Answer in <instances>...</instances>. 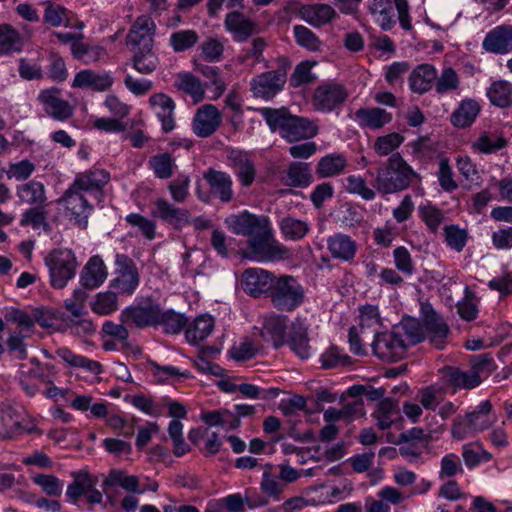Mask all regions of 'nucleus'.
<instances>
[{
  "label": "nucleus",
  "instance_id": "f257e3e1",
  "mask_svg": "<svg viewBox=\"0 0 512 512\" xmlns=\"http://www.w3.org/2000/svg\"><path fill=\"white\" fill-rule=\"evenodd\" d=\"M110 179V173L107 170L95 166L77 173L72 184L58 199V203L63 204L65 214L75 224L85 228L94 208L86 194L93 195L100 201L103 188L109 183Z\"/></svg>",
  "mask_w": 512,
  "mask_h": 512
},
{
  "label": "nucleus",
  "instance_id": "f03ea898",
  "mask_svg": "<svg viewBox=\"0 0 512 512\" xmlns=\"http://www.w3.org/2000/svg\"><path fill=\"white\" fill-rule=\"evenodd\" d=\"M423 339L424 334L419 322L415 319H406L389 332L376 333L371 346L374 355L379 359L393 362L402 359L410 346Z\"/></svg>",
  "mask_w": 512,
  "mask_h": 512
},
{
  "label": "nucleus",
  "instance_id": "7ed1b4c3",
  "mask_svg": "<svg viewBox=\"0 0 512 512\" xmlns=\"http://www.w3.org/2000/svg\"><path fill=\"white\" fill-rule=\"evenodd\" d=\"M414 180H420L419 174L401 154L394 153L378 168L373 186L379 193L393 194L406 190Z\"/></svg>",
  "mask_w": 512,
  "mask_h": 512
},
{
  "label": "nucleus",
  "instance_id": "20e7f679",
  "mask_svg": "<svg viewBox=\"0 0 512 512\" xmlns=\"http://www.w3.org/2000/svg\"><path fill=\"white\" fill-rule=\"evenodd\" d=\"M261 115L272 131L278 130L288 142L310 139L317 135L316 122L289 114L285 109L262 108Z\"/></svg>",
  "mask_w": 512,
  "mask_h": 512
},
{
  "label": "nucleus",
  "instance_id": "39448f33",
  "mask_svg": "<svg viewBox=\"0 0 512 512\" xmlns=\"http://www.w3.org/2000/svg\"><path fill=\"white\" fill-rule=\"evenodd\" d=\"M290 251L272 234L270 224L255 237L248 239L244 256L255 262H275L290 258Z\"/></svg>",
  "mask_w": 512,
  "mask_h": 512
},
{
  "label": "nucleus",
  "instance_id": "423d86ee",
  "mask_svg": "<svg viewBox=\"0 0 512 512\" xmlns=\"http://www.w3.org/2000/svg\"><path fill=\"white\" fill-rule=\"evenodd\" d=\"M492 409V403L489 400H484L476 406L474 411L467 413L465 416H457L451 427L452 437L457 440H464L474 433L482 432L491 427L497 421Z\"/></svg>",
  "mask_w": 512,
  "mask_h": 512
},
{
  "label": "nucleus",
  "instance_id": "0eeeda50",
  "mask_svg": "<svg viewBox=\"0 0 512 512\" xmlns=\"http://www.w3.org/2000/svg\"><path fill=\"white\" fill-rule=\"evenodd\" d=\"M269 296L275 308L290 312L303 303L305 294L294 277L284 275L274 280Z\"/></svg>",
  "mask_w": 512,
  "mask_h": 512
},
{
  "label": "nucleus",
  "instance_id": "6e6552de",
  "mask_svg": "<svg viewBox=\"0 0 512 512\" xmlns=\"http://www.w3.org/2000/svg\"><path fill=\"white\" fill-rule=\"evenodd\" d=\"M45 263L49 268L51 285L54 288L62 289L76 273L78 263L75 254L68 249L52 251L46 258Z\"/></svg>",
  "mask_w": 512,
  "mask_h": 512
},
{
  "label": "nucleus",
  "instance_id": "1a4fd4ad",
  "mask_svg": "<svg viewBox=\"0 0 512 512\" xmlns=\"http://www.w3.org/2000/svg\"><path fill=\"white\" fill-rule=\"evenodd\" d=\"M346 87L336 81L318 85L312 94L311 104L316 111L330 113L340 108L348 98Z\"/></svg>",
  "mask_w": 512,
  "mask_h": 512
},
{
  "label": "nucleus",
  "instance_id": "9d476101",
  "mask_svg": "<svg viewBox=\"0 0 512 512\" xmlns=\"http://www.w3.org/2000/svg\"><path fill=\"white\" fill-rule=\"evenodd\" d=\"M140 282L138 268L134 261L125 254L115 256V277L111 281V287L118 294L132 295Z\"/></svg>",
  "mask_w": 512,
  "mask_h": 512
},
{
  "label": "nucleus",
  "instance_id": "9b49d317",
  "mask_svg": "<svg viewBox=\"0 0 512 512\" xmlns=\"http://www.w3.org/2000/svg\"><path fill=\"white\" fill-rule=\"evenodd\" d=\"M225 224L233 233L247 236L250 239L264 230L270 222L265 216H257L248 211H243L228 216L225 219Z\"/></svg>",
  "mask_w": 512,
  "mask_h": 512
},
{
  "label": "nucleus",
  "instance_id": "f8f14e48",
  "mask_svg": "<svg viewBox=\"0 0 512 512\" xmlns=\"http://www.w3.org/2000/svg\"><path fill=\"white\" fill-rule=\"evenodd\" d=\"M286 83L284 70H272L261 73L251 80V91L255 97L263 99L273 98Z\"/></svg>",
  "mask_w": 512,
  "mask_h": 512
},
{
  "label": "nucleus",
  "instance_id": "ddd939ff",
  "mask_svg": "<svg viewBox=\"0 0 512 512\" xmlns=\"http://www.w3.org/2000/svg\"><path fill=\"white\" fill-rule=\"evenodd\" d=\"M60 89L49 88L42 90L37 100L42 105L46 114L58 121H65L72 117V105L60 97Z\"/></svg>",
  "mask_w": 512,
  "mask_h": 512
},
{
  "label": "nucleus",
  "instance_id": "4468645a",
  "mask_svg": "<svg viewBox=\"0 0 512 512\" xmlns=\"http://www.w3.org/2000/svg\"><path fill=\"white\" fill-rule=\"evenodd\" d=\"M160 306L145 303L125 308L119 318L123 323L134 324L136 327L156 326L160 319Z\"/></svg>",
  "mask_w": 512,
  "mask_h": 512
},
{
  "label": "nucleus",
  "instance_id": "2eb2a0df",
  "mask_svg": "<svg viewBox=\"0 0 512 512\" xmlns=\"http://www.w3.org/2000/svg\"><path fill=\"white\" fill-rule=\"evenodd\" d=\"M222 123V114L216 106L205 104L200 107L192 120V131L201 138L210 137Z\"/></svg>",
  "mask_w": 512,
  "mask_h": 512
},
{
  "label": "nucleus",
  "instance_id": "dca6fc26",
  "mask_svg": "<svg viewBox=\"0 0 512 512\" xmlns=\"http://www.w3.org/2000/svg\"><path fill=\"white\" fill-rule=\"evenodd\" d=\"M151 216L168 223L177 230L191 221L190 212L187 209L176 207L164 198H157L153 202Z\"/></svg>",
  "mask_w": 512,
  "mask_h": 512
},
{
  "label": "nucleus",
  "instance_id": "f3484780",
  "mask_svg": "<svg viewBox=\"0 0 512 512\" xmlns=\"http://www.w3.org/2000/svg\"><path fill=\"white\" fill-rule=\"evenodd\" d=\"M154 31V21L149 16H139L126 36V43L132 50L153 47Z\"/></svg>",
  "mask_w": 512,
  "mask_h": 512
},
{
  "label": "nucleus",
  "instance_id": "a211bd4d",
  "mask_svg": "<svg viewBox=\"0 0 512 512\" xmlns=\"http://www.w3.org/2000/svg\"><path fill=\"white\" fill-rule=\"evenodd\" d=\"M274 280L270 272L260 268H248L242 274L243 290L254 297L271 291Z\"/></svg>",
  "mask_w": 512,
  "mask_h": 512
},
{
  "label": "nucleus",
  "instance_id": "6ab92c4d",
  "mask_svg": "<svg viewBox=\"0 0 512 512\" xmlns=\"http://www.w3.org/2000/svg\"><path fill=\"white\" fill-rule=\"evenodd\" d=\"M422 315L430 342L436 347L442 348L449 333L448 325L429 304L422 305Z\"/></svg>",
  "mask_w": 512,
  "mask_h": 512
},
{
  "label": "nucleus",
  "instance_id": "aec40b11",
  "mask_svg": "<svg viewBox=\"0 0 512 512\" xmlns=\"http://www.w3.org/2000/svg\"><path fill=\"white\" fill-rule=\"evenodd\" d=\"M285 343L301 359H307L311 354L310 338L308 336V327L300 320L296 319L291 323Z\"/></svg>",
  "mask_w": 512,
  "mask_h": 512
},
{
  "label": "nucleus",
  "instance_id": "412c9836",
  "mask_svg": "<svg viewBox=\"0 0 512 512\" xmlns=\"http://www.w3.org/2000/svg\"><path fill=\"white\" fill-rule=\"evenodd\" d=\"M286 316L270 315L264 318L263 325L259 329L260 337L273 347L279 348L285 344V331L287 328Z\"/></svg>",
  "mask_w": 512,
  "mask_h": 512
},
{
  "label": "nucleus",
  "instance_id": "4be33fe9",
  "mask_svg": "<svg viewBox=\"0 0 512 512\" xmlns=\"http://www.w3.org/2000/svg\"><path fill=\"white\" fill-rule=\"evenodd\" d=\"M482 46L484 50L505 54L512 50V26L500 25L492 29L485 36Z\"/></svg>",
  "mask_w": 512,
  "mask_h": 512
},
{
  "label": "nucleus",
  "instance_id": "5701e85b",
  "mask_svg": "<svg viewBox=\"0 0 512 512\" xmlns=\"http://www.w3.org/2000/svg\"><path fill=\"white\" fill-rule=\"evenodd\" d=\"M149 105L161 121L163 131H172L175 127L173 99L164 93H156L150 96Z\"/></svg>",
  "mask_w": 512,
  "mask_h": 512
},
{
  "label": "nucleus",
  "instance_id": "b1692460",
  "mask_svg": "<svg viewBox=\"0 0 512 512\" xmlns=\"http://www.w3.org/2000/svg\"><path fill=\"white\" fill-rule=\"evenodd\" d=\"M327 249L334 259L350 262L357 253V243L349 235L335 233L327 238Z\"/></svg>",
  "mask_w": 512,
  "mask_h": 512
},
{
  "label": "nucleus",
  "instance_id": "393cba45",
  "mask_svg": "<svg viewBox=\"0 0 512 512\" xmlns=\"http://www.w3.org/2000/svg\"><path fill=\"white\" fill-rule=\"evenodd\" d=\"M113 84V77L108 72L97 73L91 69L78 72L73 80L72 86L81 89L94 91H105Z\"/></svg>",
  "mask_w": 512,
  "mask_h": 512
},
{
  "label": "nucleus",
  "instance_id": "a878e982",
  "mask_svg": "<svg viewBox=\"0 0 512 512\" xmlns=\"http://www.w3.org/2000/svg\"><path fill=\"white\" fill-rule=\"evenodd\" d=\"M203 178L207 181L213 194H215L221 202L228 203L233 198L232 179L229 174L209 168Z\"/></svg>",
  "mask_w": 512,
  "mask_h": 512
},
{
  "label": "nucleus",
  "instance_id": "bb28decb",
  "mask_svg": "<svg viewBox=\"0 0 512 512\" xmlns=\"http://www.w3.org/2000/svg\"><path fill=\"white\" fill-rule=\"evenodd\" d=\"M224 26L238 42L245 41L256 32V24L239 11L228 13Z\"/></svg>",
  "mask_w": 512,
  "mask_h": 512
},
{
  "label": "nucleus",
  "instance_id": "cd10ccee",
  "mask_svg": "<svg viewBox=\"0 0 512 512\" xmlns=\"http://www.w3.org/2000/svg\"><path fill=\"white\" fill-rule=\"evenodd\" d=\"M108 271L103 259L99 255L92 256L84 266L80 281L88 289L99 287L107 278Z\"/></svg>",
  "mask_w": 512,
  "mask_h": 512
},
{
  "label": "nucleus",
  "instance_id": "c85d7f7f",
  "mask_svg": "<svg viewBox=\"0 0 512 512\" xmlns=\"http://www.w3.org/2000/svg\"><path fill=\"white\" fill-rule=\"evenodd\" d=\"M299 15L308 24L321 27L330 23L337 16V13L329 4L316 3L301 6Z\"/></svg>",
  "mask_w": 512,
  "mask_h": 512
},
{
  "label": "nucleus",
  "instance_id": "c756f323",
  "mask_svg": "<svg viewBox=\"0 0 512 512\" xmlns=\"http://www.w3.org/2000/svg\"><path fill=\"white\" fill-rule=\"evenodd\" d=\"M436 80V68L431 64L418 65L409 76V87L417 94L428 92Z\"/></svg>",
  "mask_w": 512,
  "mask_h": 512
},
{
  "label": "nucleus",
  "instance_id": "7c9ffc66",
  "mask_svg": "<svg viewBox=\"0 0 512 512\" xmlns=\"http://www.w3.org/2000/svg\"><path fill=\"white\" fill-rule=\"evenodd\" d=\"M392 114L385 109L373 108H360L355 112V119L361 127L370 129H381L386 124L392 121Z\"/></svg>",
  "mask_w": 512,
  "mask_h": 512
},
{
  "label": "nucleus",
  "instance_id": "2f4dec72",
  "mask_svg": "<svg viewBox=\"0 0 512 512\" xmlns=\"http://www.w3.org/2000/svg\"><path fill=\"white\" fill-rule=\"evenodd\" d=\"M120 486L128 493L143 494L146 489H141L139 477L127 475L123 470L112 469L103 481V487L112 488Z\"/></svg>",
  "mask_w": 512,
  "mask_h": 512
},
{
  "label": "nucleus",
  "instance_id": "473e14b6",
  "mask_svg": "<svg viewBox=\"0 0 512 512\" xmlns=\"http://www.w3.org/2000/svg\"><path fill=\"white\" fill-rule=\"evenodd\" d=\"M230 160L240 183L244 187L251 186L256 177V169L249 156L239 151H233L230 155Z\"/></svg>",
  "mask_w": 512,
  "mask_h": 512
},
{
  "label": "nucleus",
  "instance_id": "72a5a7b5",
  "mask_svg": "<svg viewBox=\"0 0 512 512\" xmlns=\"http://www.w3.org/2000/svg\"><path fill=\"white\" fill-rule=\"evenodd\" d=\"M24 46L21 33L9 24L0 25V56L19 53Z\"/></svg>",
  "mask_w": 512,
  "mask_h": 512
},
{
  "label": "nucleus",
  "instance_id": "f704fd0d",
  "mask_svg": "<svg viewBox=\"0 0 512 512\" xmlns=\"http://www.w3.org/2000/svg\"><path fill=\"white\" fill-rule=\"evenodd\" d=\"M480 112L479 104L470 98L460 102L457 109L451 115V123L457 128L469 127Z\"/></svg>",
  "mask_w": 512,
  "mask_h": 512
},
{
  "label": "nucleus",
  "instance_id": "c9c22d12",
  "mask_svg": "<svg viewBox=\"0 0 512 512\" xmlns=\"http://www.w3.org/2000/svg\"><path fill=\"white\" fill-rule=\"evenodd\" d=\"M17 196L22 203L33 206H44L47 199L44 185L35 180L20 185Z\"/></svg>",
  "mask_w": 512,
  "mask_h": 512
},
{
  "label": "nucleus",
  "instance_id": "e433bc0d",
  "mask_svg": "<svg viewBox=\"0 0 512 512\" xmlns=\"http://www.w3.org/2000/svg\"><path fill=\"white\" fill-rule=\"evenodd\" d=\"M507 146V140L499 131L483 132L472 144L480 153L492 154Z\"/></svg>",
  "mask_w": 512,
  "mask_h": 512
},
{
  "label": "nucleus",
  "instance_id": "4c0bfd02",
  "mask_svg": "<svg viewBox=\"0 0 512 512\" xmlns=\"http://www.w3.org/2000/svg\"><path fill=\"white\" fill-rule=\"evenodd\" d=\"M214 328V320L209 315H200L187 327L185 335L189 343L197 344L206 339Z\"/></svg>",
  "mask_w": 512,
  "mask_h": 512
},
{
  "label": "nucleus",
  "instance_id": "58836bf2",
  "mask_svg": "<svg viewBox=\"0 0 512 512\" xmlns=\"http://www.w3.org/2000/svg\"><path fill=\"white\" fill-rule=\"evenodd\" d=\"M487 97L492 105L507 108L512 105V84L505 80L494 81L487 89Z\"/></svg>",
  "mask_w": 512,
  "mask_h": 512
},
{
  "label": "nucleus",
  "instance_id": "ea45409f",
  "mask_svg": "<svg viewBox=\"0 0 512 512\" xmlns=\"http://www.w3.org/2000/svg\"><path fill=\"white\" fill-rule=\"evenodd\" d=\"M73 481L67 486L66 496L73 502L77 503L78 500L89 492L95 479L84 470L73 474Z\"/></svg>",
  "mask_w": 512,
  "mask_h": 512
},
{
  "label": "nucleus",
  "instance_id": "a19ab883",
  "mask_svg": "<svg viewBox=\"0 0 512 512\" xmlns=\"http://www.w3.org/2000/svg\"><path fill=\"white\" fill-rule=\"evenodd\" d=\"M56 354L72 367L83 368L95 375L102 372V366L99 362L78 355L69 348L61 347L56 351Z\"/></svg>",
  "mask_w": 512,
  "mask_h": 512
},
{
  "label": "nucleus",
  "instance_id": "79ce46f5",
  "mask_svg": "<svg viewBox=\"0 0 512 512\" xmlns=\"http://www.w3.org/2000/svg\"><path fill=\"white\" fill-rule=\"evenodd\" d=\"M446 376L448 383L456 389H472L481 383V376L472 369L462 371L456 368H448Z\"/></svg>",
  "mask_w": 512,
  "mask_h": 512
},
{
  "label": "nucleus",
  "instance_id": "37998d69",
  "mask_svg": "<svg viewBox=\"0 0 512 512\" xmlns=\"http://www.w3.org/2000/svg\"><path fill=\"white\" fill-rule=\"evenodd\" d=\"M346 166L347 161L342 154H328L319 160L316 172L322 178L333 177L342 173Z\"/></svg>",
  "mask_w": 512,
  "mask_h": 512
},
{
  "label": "nucleus",
  "instance_id": "c03bdc74",
  "mask_svg": "<svg viewBox=\"0 0 512 512\" xmlns=\"http://www.w3.org/2000/svg\"><path fill=\"white\" fill-rule=\"evenodd\" d=\"M132 64L136 71L141 74L153 73L158 65L159 59L152 47L133 50Z\"/></svg>",
  "mask_w": 512,
  "mask_h": 512
},
{
  "label": "nucleus",
  "instance_id": "a18cd8bd",
  "mask_svg": "<svg viewBox=\"0 0 512 512\" xmlns=\"http://www.w3.org/2000/svg\"><path fill=\"white\" fill-rule=\"evenodd\" d=\"M369 11L383 30H389L394 25L393 6L390 0H372Z\"/></svg>",
  "mask_w": 512,
  "mask_h": 512
},
{
  "label": "nucleus",
  "instance_id": "49530a36",
  "mask_svg": "<svg viewBox=\"0 0 512 512\" xmlns=\"http://www.w3.org/2000/svg\"><path fill=\"white\" fill-rule=\"evenodd\" d=\"M373 415L377 421V426L381 430H385L399 419V410L392 400L385 399L379 403Z\"/></svg>",
  "mask_w": 512,
  "mask_h": 512
},
{
  "label": "nucleus",
  "instance_id": "de8ad7c7",
  "mask_svg": "<svg viewBox=\"0 0 512 512\" xmlns=\"http://www.w3.org/2000/svg\"><path fill=\"white\" fill-rule=\"evenodd\" d=\"M460 76L452 67H445L438 75L436 73L435 91L440 94L455 92L460 88Z\"/></svg>",
  "mask_w": 512,
  "mask_h": 512
},
{
  "label": "nucleus",
  "instance_id": "09e8293b",
  "mask_svg": "<svg viewBox=\"0 0 512 512\" xmlns=\"http://www.w3.org/2000/svg\"><path fill=\"white\" fill-rule=\"evenodd\" d=\"M312 182L310 166L303 162H292L287 169V184L293 187H306Z\"/></svg>",
  "mask_w": 512,
  "mask_h": 512
},
{
  "label": "nucleus",
  "instance_id": "8fccbe9b",
  "mask_svg": "<svg viewBox=\"0 0 512 512\" xmlns=\"http://www.w3.org/2000/svg\"><path fill=\"white\" fill-rule=\"evenodd\" d=\"M176 86L179 90L189 94L195 102L204 98V87L200 80L191 73H179Z\"/></svg>",
  "mask_w": 512,
  "mask_h": 512
},
{
  "label": "nucleus",
  "instance_id": "3c124183",
  "mask_svg": "<svg viewBox=\"0 0 512 512\" xmlns=\"http://www.w3.org/2000/svg\"><path fill=\"white\" fill-rule=\"evenodd\" d=\"M149 166L159 179L170 178L174 173V168H176L175 161L169 153L152 156L149 159Z\"/></svg>",
  "mask_w": 512,
  "mask_h": 512
},
{
  "label": "nucleus",
  "instance_id": "603ef678",
  "mask_svg": "<svg viewBox=\"0 0 512 512\" xmlns=\"http://www.w3.org/2000/svg\"><path fill=\"white\" fill-rule=\"evenodd\" d=\"M73 56L84 63H92L100 60L106 53L101 46H93L82 42H74L71 46Z\"/></svg>",
  "mask_w": 512,
  "mask_h": 512
},
{
  "label": "nucleus",
  "instance_id": "864d4df0",
  "mask_svg": "<svg viewBox=\"0 0 512 512\" xmlns=\"http://www.w3.org/2000/svg\"><path fill=\"white\" fill-rule=\"evenodd\" d=\"M403 141L404 137L397 132L382 135L375 139L373 150L381 157L388 156L397 150Z\"/></svg>",
  "mask_w": 512,
  "mask_h": 512
},
{
  "label": "nucleus",
  "instance_id": "5fc2aeb1",
  "mask_svg": "<svg viewBox=\"0 0 512 512\" xmlns=\"http://www.w3.org/2000/svg\"><path fill=\"white\" fill-rule=\"evenodd\" d=\"M118 308L117 292H100L95 296L91 309L98 315H109Z\"/></svg>",
  "mask_w": 512,
  "mask_h": 512
},
{
  "label": "nucleus",
  "instance_id": "6e6d98bb",
  "mask_svg": "<svg viewBox=\"0 0 512 512\" xmlns=\"http://www.w3.org/2000/svg\"><path fill=\"white\" fill-rule=\"evenodd\" d=\"M280 229L286 238L300 240L308 233L309 225L303 220L285 217L280 222Z\"/></svg>",
  "mask_w": 512,
  "mask_h": 512
},
{
  "label": "nucleus",
  "instance_id": "4d7b16f0",
  "mask_svg": "<svg viewBox=\"0 0 512 512\" xmlns=\"http://www.w3.org/2000/svg\"><path fill=\"white\" fill-rule=\"evenodd\" d=\"M418 212L419 217L426 224L430 232L437 233L445 219L443 211L436 206L428 204L419 206Z\"/></svg>",
  "mask_w": 512,
  "mask_h": 512
},
{
  "label": "nucleus",
  "instance_id": "13d9d810",
  "mask_svg": "<svg viewBox=\"0 0 512 512\" xmlns=\"http://www.w3.org/2000/svg\"><path fill=\"white\" fill-rule=\"evenodd\" d=\"M446 244L454 251L461 252L468 240V231L458 225H447L443 229Z\"/></svg>",
  "mask_w": 512,
  "mask_h": 512
},
{
  "label": "nucleus",
  "instance_id": "bf43d9fd",
  "mask_svg": "<svg viewBox=\"0 0 512 512\" xmlns=\"http://www.w3.org/2000/svg\"><path fill=\"white\" fill-rule=\"evenodd\" d=\"M32 481L48 496L58 497L62 494L63 482L53 474H37Z\"/></svg>",
  "mask_w": 512,
  "mask_h": 512
},
{
  "label": "nucleus",
  "instance_id": "052dcab7",
  "mask_svg": "<svg viewBox=\"0 0 512 512\" xmlns=\"http://www.w3.org/2000/svg\"><path fill=\"white\" fill-rule=\"evenodd\" d=\"M382 321L379 314V310L374 305H365L360 308V327L361 332L364 333V329H372L370 334L376 335L378 329L381 327Z\"/></svg>",
  "mask_w": 512,
  "mask_h": 512
},
{
  "label": "nucleus",
  "instance_id": "680f3d73",
  "mask_svg": "<svg viewBox=\"0 0 512 512\" xmlns=\"http://www.w3.org/2000/svg\"><path fill=\"white\" fill-rule=\"evenodd\" d=\"M294 36L296 43L312 52L319 51L321 49V41L319 37L309 28L303 25L294 26Z\"/></svg>",
  "mask_w": 512,
  "mask_h": 512
},
{
  "label": "nucleus",
  "instance_id": "e2e57ef3",
  "mask_svg": "<svg viewBox=\"0 0 512 512\" xmlns=\"http://www.w3.org/2000/svg\"><path fill=\"white\" fill-rule=\"evenodd\" d=\"M272 465L266 464L264 466V472L260 487L262 492L274 499H279L281 493L284 491L285 485L280 483L277 478L272 475Z\"/></svg>",
  "mask_w": 512,
  "mask_h": 512
},
{
  "label": "nucleus",
  "instance_id": "0e129e2a",
  "mask_svg": "<svg viewBox=\"0 0 512 512\" xmlns=\"http://www.w3.org/2000/svg\"><path fill=\"white\" fill-rule=\"evenodd\" d=\"M88 294L83 289H75L72 295L64 300L65 309L70 312L71 317L85 316L87 314L85 302Z\"/></svg>",
  "mask_w": 512,
  "mask_h": 512
},
{
  "label": "nucleus",
  "instance_id": "69168bd1",
  "mask_svg": "<svg viewBox=\"0 0 512 512\" xmlns=\"http://www.w3.org/2000/svg\"><path fill=\"white\" fill-rule=\"evenodd\" d=\"M19 428V420L13 408L7 406L0 410V440L10 438Z\"/></svg>",
  "mask_w": 512,
  "mask_h": 512
},
{
  "label": "nucleus",
  "instance_id": "338daca9",
  "mask_svg": "<svg viewBox=\"0 0 512 512\" xmlns=\"http://www.w3.org/2000/svg\"><path fill=\"white\" fill-rule=\"evenodd\" d=\"M47 213L44 210V206H35L33 208L27 209L20 219V225L25 226H31L33 229H39L44 228L46 229L48 227L47 223Z\"/></svg>",
  "mask_w": 512,
  "mask_h": 512
},
{
  "label": "nucleus",
  "instance_id": "774afa93",
  "mask_svg": "<svg viewBox=\"0 0 512 512\" xmlns=\"http://www.w3.org/2000/svg\"><path fill=\"white\" fill-rule=\"evenodd\" d=\"M346 190L349 193L357 194L362 199L370 201L376 196L374 189L370 188L361 176L350 175L346 178Z\"/></svg>",
  "mask_w": 512,
  "mask_h": 512
}]
</instances>
